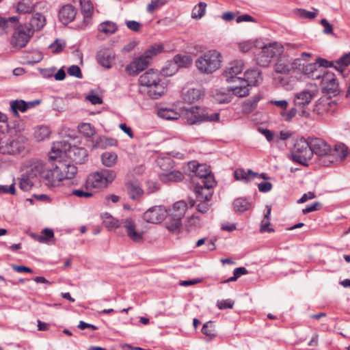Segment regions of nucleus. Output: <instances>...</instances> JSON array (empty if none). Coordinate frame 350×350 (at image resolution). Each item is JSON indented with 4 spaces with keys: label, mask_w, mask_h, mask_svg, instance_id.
Masks as SVG:
<instances>
[{
    "label": "nucleus",
    "mask_w": 350,
    "mask_h": 350,
    "mask_svg": "<svg viewBox=\"0 0 350 350\" xmlns=\"http://www.w3.org/2000/svg\"><path fill=\"white\" fill-rule=\"evenodd\" d=\"M183 117L187 124L193 125L204 122H218L219 113H211L208 109L195 106L185 109Z\"/></svg>",
    "instance_id": "obj_3"
},
{
    "label": "nucleus",
    "mask_w": 350,
    "mask_h": 350,
    "mask_svg": "<svg viewBox=\"0 0 350 350\" xmlns=\"http://www.w3.org/2000/svg\"><path fill=\"white\" fill-rule=\"evenodd\" d=\"M61 143H58L54 146L52 148V151L49 154L51 159L57 160L59 158H62L65 154V151H62L59 149Z\"/></svg>",
    "instance_id": "obj_53"
},
{
    "label": "nucleus",
    "mask_w": 350,
    "mask_h": 350,
    "mask_svg": "<svg viewBox=\"0 0 350 350\" xmlns=\"http://www.w3.org/2000/svg\"><path fill=\"white\" fill-rule=\"evenodd\" d=\"M313 10L314 12L308 11L304 9H298L297 13L299 16L303 18L314 19L317 16L319 10L314 8H313Z\"/></svg>",
    "instance_id": "obj_56"
},
{
    "label": "nucleus",
    "mask_w": 350,
    "mask_h": 350,
    "mask_svg": "<svg viewBox=\"0 0 350 350\" xmlns=\"http://www.w3.org/2000/svg\"><path fill=\"white\" fill-rule=\"evenodd\" d=\"M350 64V52L344 54L335 62L334 68L342 73L344 68Z\"/></svg>",
    "instance_id": "obj_42"
},
{
    "label": "nucleus",
    "mask_w": 350,
    "mask_h": 350,
    "mask_svg": "<svg viewBox=\"0 0 350 350\" xmlns=\"http://www.w3.org/2000/svg\"><path fill=\"white\" fill-rule=\"evenodd\" d=\"M310 139H306L301 138L296 141L294 144V150L292 154L293 160L303 165H308V162L312 156L313 152L310 147Z\"/></svg>",
    "instance_id": "obj_7"
},
{
    "label": "nucleus",
    "mask_w": 350,
    "mask_h": 350,
    "mask_svg": "<svg viewBox=\"0 0 350 350\" xmlns=\"http://www.w3.org/2000/svg\"><path fill=\"white\" fill-rule=\"evenodd\" d=\"M101 217L104 226L109 230L117 228L120 226L119 221L107 213H103Z\"/></svg>",
    "instance_id": "obj_37"
},
{
    "label": "nucleus",
    "mask_w": 350,
    "mask_h": 350,
    "mask_svg": "<svg viewBox=\"0 0 350 350\" xmlns=\"http://www.w3.org/2000/svg\"><path fill=\"white\" fill-rule=\"evenodd\" d=\"M165 3L166 0H151V3L147 5L146 10L148 13L152 14Z\"/></svg>",
    "instance_id": "obj_57"
},
{
    "label": "nucleus",
    "mask_w": 350,
    "mask_h": 350,
    "mask_svg": "<svg viewBox=\"0 0 350 350\" xmlns=\"http://www.w3.org/2000/svg\"><path fill=\"white\" fill-rule=\"evenodd\" d=\"M82 12L85 16H89L92 14L93 6L90 0H80Z\"/></svg>",
    "instance_id": "obj_54"
},
{
    "label": "nucleus",
    "mask_w": 350,
    "mask_h": 350,
    "mask_svg": "<svg viewBox=\"0 0 350 350\" xmlns=\"http://www.w3.org/2000/svg\"><path fill=\"white\" fill-rule=\"evenodd\" d=\"M73 152L75 157L72 158L73 161L77 163H83L85 161L87 157L86 150L84 148H74L70 151Z\"/></svg>",
    "instance_id": "obj_47"
},
{
    "label": "nucleus",
    "mask_w": 350,
    "mask_h": 350,
    "mask_svg": "<svg viewBox=\"0 0 350 350\" xmlns=\"http://www.w3.org/2000/svg\"><path fill=\"white\" fill-rule=\"evenodd\" d=\"M202 332L209 338V340L214 338L216 336V334L215 333L213 322L208 321L204 323L202 328Z\"/></svg>",
    "instance_id": "obj_49"
},
{
    "label": "nucleus",
    "mask_w": 350,
    "mask_h": 350,
    "mask_svg": "<svg viewBox=\"0 0 350 350\" xmlns=\"http://www.w3.org/2000/svg\"><path fill=\"white\" fill-rule=\"evenodd\" d=\"M158 116L167 120H177L179 118L180 115L178 112L172 109L161 108L158 111Z\"/></svg>",
    "instance_id": "obj_38"
},
{
    "label": "nucleus",
    "mask_w": 350,
    "mask_h": 350,
    "mask_svg": "<svg viewBox=\"0 0 350 350\" xmlns=\"http://www.w3.org/2000/svg\"><path fill=\"white\" fill-rule=\"evenodd\" d=\"M98 62L106 68H110L115 59V54L109 49L99 51L96 55Z\"/></svg>",
    "instance_id": "obj_22"
},
{
    "label": "nucleus",
    "mask_w": 350,
    "mask_h": 350,
    "mask_svg": "<svg viewBox=\"0 0 350 350\" xmlns=\"http://www.w3.org/2000/svg\"><path fill=\"white\" fill-rule=\"evenodd\" d=\"M33 36L32 30L27 28V24L19 25L15 28L10 43L14 48L22 49L27 45Z\"/></svg>",
    "instance_id": "obj_9"
},
{
    "label": "nucleus",
    "mask_w": 350,
    "mask_h": 350,
    "mask_svg": "<svg viewBox=\"0 0 350 350\" xmlns=\"http://www.w3.org/2000/svg\"><path fill=\"white\" fill-rule=\"evenodd\" d=\"M301 74L312 79H320L322 77V70H319V65L315 62L304 65Z\"/></svg>",
    "instance_id": "obj_29"
},
{
    "label": "nucleus",
    "mask_w": 350,
    "mask_h": 350,
    "mask_svg": "<svg viewBox=\"0 0 350 350\" xmlns=\"http://www.w3.org/2000/svg\"><path fill=\"white\" fill-rule=\"evenodd\" d=\"M234 304V301L230 299H222L217 302V306L220 310L232 308Z\"/></svg>",
    "instance_id": "obj_60"
},
{
    "label": "nucleus",
    "mask_w": 350,
    "mask_h": 350,
    "mask_svg": "<svg viewBox=\"0 0 350 350\" xmlns=\"http://www.w3.org/2000/svg\"><path fill=\"white\" fill-rule=\"evenodd\" d=\"M173 59L178 67H188L192 63L191 58L186 55H176Z\"/></svg>",
    "instance_id": "obj_43"
},
{
    "label": "nucleus",
    "mask_w": 350,
    "mask_h": 350,
    "mask_svg": "<svg viewBox=\"0 0 350 350\" xmlns=\"http://www.w3.org/2000/svg\"><path fill=\"white\" fill-rule=\"evenodd\" d=\"M116 176L114 170L103 169L99 172L91 174L88 176L85 187L86 189L90 188L100 189L107 187L112 183Z\"/></svg>",
    "instance_id": "obj_4"
},
{
    "label": "nucleus",
    "mask_w": 350,
    "mask_h": 350,
    "mask_svg": "<svg viewBox=\"0 0 350 350\" xmlns=\"http://www.w3.org/2000/svg\"><path fill=\"white\" fill-rule=\"evenodd\" d=\"M71 194L80 198H88L93 196L92 193L89 191V189H86L85 186L81 189H72Z\"/></svg>",
    "instance_id": "obj_52"
},
{
    "label": "nucleus",
    "mask_w": 350,
    "mask_h": 350,
    "mask_svg": "<svg viewBox=\"0 0 350 350\" xmlns=\"http://www.w3.org/2000/svg\"><path fill=\"white\" fill-rule=\"evenodd\" d=\"M323 92L329 95H336L339 93V85L335 75L332 72L324 73L321 78Z\"/></svg>",
    "instance_id": "obj_15"
},
{
    "label": "nucleus",
    "mask_w": 350,
    "mask_h": 350,
    "mask_svg": "<svg viewBox=\"0 0 350 350\" xmlns=\"http://www.w3.org/2000/svg\"><path fill=\"white\" fill-rule=\"evenodd\" d=\"M188 165L195 176L201 179V181L194 187L197 198L200 200L204 198L211 200L213 196L212 189L216 185V181L209 168L206 164H199L196 161L189 162Z\"/></svg>",
    "instance_id": "obj_1"
},
{
    "label": "nucleus",
    "mask_w": 350,
    "mask_h": 350,
    "mask_svg": "<svg viewBox=\"0 0 350 350\" xmlns=\"http://www.w3.org/2000/svg\"><path fill=\"white\" fill-rule=\"evenodd\" d=\"M213 98L218 103H228L231 101L232 95L229 92L216 90L213 92Z\"/></svg>",
    "instance_id": "obj_34"
},
{
    "label": "nucleus",
    "mask_w": 350,
    "mask_h": 350,
    "mask_svg": "<svg viewBox=\"0 0 350 350\" xmlns=\"http://www.w3.org/2000/svg\"><path fill=\"white\" fill-rule=\"evenodd\" d=\"M76 8L71 4L62 6L58 14L59 21L64 25L72 22L77 15Z\"/></svg>",
    "instance_id": "obj_20"
},
{
    "label": "nucleus",
    "mask_w": 350,
    "mask_h": 350,
    "mask_svg": "<svg viewBox=\"0 0 350 350\" xmlns=\"http://www.w3.org/2000/svg\"><path fill=\"white\" fill-rule=\"evenodd\" d=\"M25 148V144L21 138L0 140V152L2 154H16L22 152Z\"/></svg>",
    "instance_id": "obj_11"
},
{
    "label": "nucleus",
    "mask_w": 350,
    "mask_h": 350,
    "mask_svg": "<svg viewBox=\"0 0 350 350\" xmlns=\"http://www.w3.org/2000/svg\"><path fill=\"white\" fill-rule=\"evenodd\" d=\"M237 85L230 86L228 88V92H232L233 94L239 97H245L249 94V85L243 80V78H237Z\"/></svg>",
    "instance_id": "obj_24"
},
{
    "label": "nucleus",
    "mask_w": 350,
    "mask_h": 350,
    "mask_svg": "<svg viewBox=\"0 0 350 350\" xmlns=\"http://www.w3.org/2000/svg\"><path fill=\"white\" fill-rule=\"evenodd\" d=\"M54 237V232L52 229L44 228L41 234L36 237V239L40 243H47L51 241Z\"/></svg>",
    "instance_id": "obj_44"
},
{
    "label": "nucleus",
    "mask_w": 350,
    "mask_h": 350,
    "mask_svg": "<svg viewBox=\"0 0 350 350\" xmlns=\"http://www.w3.org/2000/svg\"><path fill=\"white\" fill-rule=\"evenodd\" d=\"M101 160L105 166L110 167L116 163L118 155L115 152H105L102 154Z\"/></svg>",
    "instance_id": "obj_39"
},
{
    "label": "nucleus",
    "mask_w": 350,
    "mask_h": 350,
    "mask_svg": "<svg viewBox=\"0 0 350 350\" xmlns=\"http://www.w3.org/2000/svg\"><path fill=\"white\" fill-rule=\"evenodd\" d=\"M68 74L70 76L75 77L79 79L83 77L80 68L77 65H72L68 68Z\"/></svg>",
    "instance_id": "obj_62"
},
{
    "label": "nucleus",
    "mask_w": 350,
    "mask_h": 350,
    "mask_svg": "<svg viewBox=\"0 0 350 350\" xmlns=\"http://www.w3.org/2000/svg\"><path fill=\"white\" fill-rule=\"evenodd\" d=\"M254 46V43L251 40H245L239 43V51L246 53L250 51Z\"/></svg>",
    "instance_id": "obj_63"
},
{
    "label": "nucleus",
    "mask_w": 350,
    "mask_h": 350,
    "mask_svg": "<svg viewBox=\"0 0 350 350\" xmlns=\"http://www.w3.org/2000/svg\"><path fill=\"white\" fill-rule=\"evenodd\" d=\"M196 199L200 202V203L197 205L198 211L202 213H206L209 209V204H208L209 200H206L204 198L200 200L197 197Z\"/></svg>",
    "instance_id": "obj_61"
},
{
    "label": "nucleus",
    "mask_w": 350,
    "mask_h": 350,
    "mask_svg": "<svg viewBox=\"0 0 350 350\" xmlns=\"http://www.w3.org/2000/svg\"><path fill=\"white\" fill-rule=\"evenodd\" d=\"M258 173L253 172L252 170L245 171L243 168H238L234 172V177L236 180L242 181L247 183L252 179L258 177Z\"/></svg>",
    "instance_id": "obj_28"
},
{
    "label": "nucleus",
    "mask_w": 350,
    "mask_h": 350,
    "mask_svg": "<svg viewBox=\"0 0 350 350\" xmlns=\"http://www.w3.org/2000/svg\"><path fill=\"white\" fill-rule=\"evenodd\" d=\"M129 238L135 243H140L144 241V232L138 231L134 221L131 218H127L122 221Z\"/></svg>",
    "instance_id": "obj_17"
},
{
    "label": "nucleus",
    "mask_w": 350,
    "mask_h": 350,
    "mask_svg": "<svg viewBox=\"0 0 350 350\" xmlns=\"http://www.w3.org/2000/svg\"><path fill=\"white\" fill-rule=\"evenodd\" d=\"M151 59L150 56L144 53L135 59L130 64L126 66V71L131 76H135L141 71L146 69L150 64Z\"/></svg>",
    "instance_id": "obj_14"
},
{
    "label": "nucleus",
    "mask_w": 350,
    "mask_h": 350,
    "mask_svg": "<svg viewBox=\"0 0 350 350\" xmlns=\"http://www.w3.org/2000/svg\"><path fill=\"white\" fill-rule=\"evenodd\" d=\"M183 178V174L179 171H171L169 172L163 173L161 175V180L163 182H179L181 181Z\"/></svg>",
    "instance_id": "obj_35"
},
{
    "label": "nucleus",
    "mask_w": 350,
    "mask_h": 350,
    "mask_svg": "<svg viewBox=\"0 0 350 350\" xmlns=\"http://www.w3.org/2000/svg\"><path fill=\"white\" fill-rule=\"evenodd\" d=\"M202 96V92L199 89L191 88L189 89L184 95V100L185 102L192 103L198 101Z\"/></svg>",
    "instance_id": "obj_36"
},
{
    "label": "nucleus",
    "mask_w": 350,
    "mask_h": 350,
    "mask_svg": "<svg viewBox=\"0 0 350 350\" xmlns=\"http://www.w3.org/2000/svg\"><path fill=\"white\" fill-rule=\"evenodd\" d=\"M248 271L245 267H238L234 270V275L228 280L222 282L223 283L236 281L241 275L247 274Z\"/></svg>",
    "instance_id": "obj_55"
},
{
    "label": "nucleus",
    "mask_w": 350,
    "mask_h": 350,
    "mask_svg": "<svg viewBox=\"0 0 350 350\" xmlns=\"http://www.w3.org/2000/svg\"><path fill=\"white\" fill-rule=\"evenodd\" d=\"M57 165L60 175H62V180L64 179H72L77 172V167L74 165L62 162L61 161H59Z\"/></svg>",
    "instance_id": "obj_23"
},
{
    "label": "nucleus",
    "mask_w": 350,
    "mask_h": 350,
    "mask_svg": "<svg viewBox=\"0 0 350 350\" xmlns=\"http://www.w3.org/2000/svg\"><path fill=\"white\" fill-rule=\"evenodd\" d=\"M98 30L105 34L111 35L116 32L118 26L115 23L107 21L99 25Z\"/></svg>",
    "instance_id": "obj_40"
},
{
    "label": "nucleus",
    "mask_w": 350,
    "mask_h": 350,
    "mask_svg": "<svg viewBox=\"0 0 350 350\" xmlns=\"http://www.w3.org/2000/svg\"><path fill=\"white\" fill-rule=\"evenodd\" d=\"M66 46V42L64 41L59 40L58 39L52 43L49 48L52 49V51L55 53H58L63 51Z\"/></svg>",
    "instance_id": "obj_58"
},
{
    "label": "nucleus",
    "mask_w": 350,
    "mask_h": 350,
    "mask_svg": "<svg viewBox=\"0 0 350 350\" xmlns=\"http://www.w3.org/2000/svg\"><path fill=\"white\" fill-rule=\"evenodd\" d=\"M187 204L185 202L181 200L175 202L172 208L167 212V221L166 222V228L170 231H175L182 226V219L187 211Z\"/></svg>",
    "instance_id": "obj_6"
},
{
    "label": "nucleus",
    "mask_w": 350,
    "mask_h": 350,
    "mask_svg": "<svg viewBox=\"0 0 350 350\" xmlns=\"http://www.w3.org/2000/svg\"><path fill=\"white\" fill-rule=\"evenodd\" d=\"M282 53V44L277 42L269 43L262 47L261 51L256 55V63L260 66L267 67L274 57L281 55Z\"/></svg>",
    "instance_id": "obj_8"
},
{
    "label": "nucleus",
    "mask_w": 350,
    "mask_h": 350,
    "mask_svg": "<svg viewBox=\"0 0 350 350\" xmlns=\"http://www.w3.org/2000/svg\"><path fill=\"white\" fill-rule=\"evenodd\" d=\"M78 129L80 133L86 137H90L95 134V129L90 123H81Z\"/></svg>",
    "instance_id": "obj_48"
},
{
    "label": "nucleus",
    "mask_w": 350,
    "mask_h": 350,
    "mask_svg": "<svg viewBox=\"0 0 350 350\" xmlns=\"http://www.w3.org/2000/svg\"><path fill=\"white\" fill-rule=\"evenodd\" d=\"M220 54L216 51H209L196 61V66L202 73H212L220 66Z\"/></svg>",
    "instance_id": "obj_5"
},
{
    "label": "nucleus",
    "mask_w": 350,
    "mask_h": 350,
    "mask_svg": "<svg viewBox=\"0 0 350 350\" xmlns=\"http://www.w3.org/2000/svg\"><path fill=\"white\" fill-rule=\"evenodd\" d=\"M163 50V46L160 44H155L150 46L146 51H145L144 54L150 56V59L152 60V58L157 55L159 53H161Z\"/></svg>",
    "instance_id": "obj_59"
},
{
    "label": "nucleus",
    "mask_w": 350,
    "mask_h": 350,
    "mask_svg": "<svg viewBox=\"0 0 350 350\" xmlns=\"http://www.w3.org/2000/svg\"><path fill=\"white\" fill-rule=\"evenodd\" d=\"M167 211L162 206H155L148 209L143 215L144 219L151 224H160L167 217Z\"/></svg>",
    "instance_id": "obj_13"
},
{
    "label": "nucleus",
    "mask_w": 350,
    "mask_h": 350,
    "mask_svg": "<svg viewBox=\"0 0 350 350\" xmlns=\"http://www.w3.org/2000/svg\"><path fill=\"white\" fill-rule=\"evenodd\" d=\"M314 93L308 90H304L300 92L295 94L294 105L299 108H304L308 105L313 99Z\"/></svg>",
    "instance_id": "obj_21"
},
{
    "label": "nucleus",
    "mask_w": 350,
    "mask_h": 350,
    "mask_svg": "<svg viewBox=\"0 0 350 350\" xmlns=\"http://www.w3.org/2000/svg\"><path fill=\"white\" fill-rule=\"evenodd\" d=\"M44 167L45 165L42 161L30 159L23 163L21 171L35 180L41 181V178L44 172Z\"/></svg>",
    "instance_id": "obj_10"
},
{
    "label": "nucleus",
    "mask_w": 350,
    "mask_h": 350,
    "mask_svg": "<svg viewBox=\"0 0 350 350\" xmlns=\"http://www.w3.org/2000/svg\"><path fill=\"white\" fill-rule=\"evenodd\" d=\"M42 180L48 186L55 187L58 185L59 182L62 180V175H60L57 164L51 170H46L44 167V172L41 178Z\"/></svg>",
    "instance_id": "obj_19"
},
{
    "label": "nucleus",
    "mask_w": 350,
    "mask_h": 350,
    "mask_svg": "<svg viewBox=\"0 0 350 350\" xmlns=\"http://www.w3.org/2000/svg\"><path fill=\"white\" fill-rule=\"evenodd\" d=\"M304 65L305 64L302 63L301 58H295L291 61V72H297L301 74L304 68Z\"/></svg>",
    "instance_id": "obj_51"
},
{
    "label": "nucleus",
    "mask_w": 350,
    "mask_h": 350,
    "mask_svg": "<svg viewBox=\"0 0 350 350\" xmlns=\"http://www.w3.org/2000/svg\"><path fill=\"white\" fill-rule=\"evenodd\" d=\"M243 69V63L241 60L230 62L223 73V77L228 82H237L238 77Z\"/></svg>",
    "instance_id": "obj_16"
},
{
    "label": "nucleus",
    "mask_w": 350,
    "mask_h": 350,
    "mask_svg": "<svg viewBox=\"0 0 350 350\" xmlns=\"http://www.w3.org/2000/svg\"><path fill=\"white\" fill-rule=\"evenodd\" d=\"M243 80L250 86H256L262 81L261 72L258 69L248 70L244 73Z\"/></svg>",
    "instance_id": "obj_27"
},
{
    "label": "nucleus",
    "mask_w": 350,
    "mask_h": 350,
    "mask_svg": "<svg viewBox=\"0 0 350 350\" xmlns=\"http://www.w3.org/2000/svg\"><path fill=\"white\" fill-rule=\"evenodd\" d=\"M125 186L127 193L132 200H138L142 196L144 191L138 181L129 180L126 183Z\"/></svg>",
    "instance_id": "obj_25"
},
{
    "label": "nucleus",
    "mask_w": 350,
    "mask_h": 350,
    "mask_svg": "<svg viewBox=\"0 0 350 350\" xmlns=\"http://www.w3.org/2000/svg\"><path fill=\"white\" fill-rule=\"evenodd\" d=\"M18 17L0 18V33H7L10 29L17 27Z\"/></svg>",
    "instance_id": "obj_31"
},
{
    "label": "nucleus",
    "mask_w": 350,
    "mask_h": 350,
    "mask_svg": "<svg viewBox=\"0 0 350 350\" xmlns=\"http://www.w3.org/2000/svg\"><path fill=\"white\" fill-rule=\"evenodd\" d=\"M274 64V71L277 73L289 75L291 72V60L286 55H280Z\"/></svg>",
    "instance_id": "obj_26"
},
{
    "label": "nucleus",
    "mask_w": 350,
    "mask_h": 350,
    "mask_svg": "<svg viewBox=\"0 0 350 350\" xmlns=\"http://www.w3.org/2000/svg\"><path fill=\"white\" fill-rule=\"evenodd\" d=\"M45 17L40 13L35 14L31 18L30 22L27 24V28L32 30V33L40 30L45 25Z\"/></svg>",
    "instance_id": "obj_30"
},
{
    "label": "nucleus",
    "mask_w": 350,
    "mask_h": 350,
    "mask_svg": "<svg viewBox=\"0 0 350 350\" xmlns=\"http://www.w3.org/2000/svg\"><path fill=\"white\" fill-rule=\"evenodd\" d=\"M252 203L246 198H239L234 200L233 202L234 210L237 213H243L250 209Z\"/></svg>",
    "instance_id": "obj_33"
},
{
    "label": "nucleus",
    "mask_w": 350,
    "mask_h": 350,
    "mask_svg": "<svg viewBox=\"0 0 350 350\" xmlns=\"http://www.w3.org/2000/svg\"><path fill=\"white\" fill-rule=\"evenodd\" d=\"M310 147L313 154H315L321 158L320 162L321 164L322 161H328L331 147L323 139L320 138H311Z\"/></svg>",
    "instance_id": "obj_12"
},
{
    "label": "nucleus",
    "mask_w": 350,
    "mask_h": 350,
    "mask_svg": "<svg viewBox=\"0 0 350 350\" xmlns=\"http://www.w3.org/2000/svg\"><path fill=\"white\" fill-rule=\"evenodd\" d=\"M21 172V176L19 178L18 183L19 187L23 191H28L32 187L36 180L29 177L28 176H26V174L23 173V172Z\"/></svg>",
    "instance_id": "obj_41"
},
{
    "label": "nucleus",
    "mask_w": 350,
    "mask_h": 350,
    "mask_svg": "<svg viewBox=\"0 0 350 350\" xmlns=\"http://www.w3.org/2000/svg\"><path fill=\"white\" fill-rule=\"evenodd\" d=\"M11 110L14 115H18V111L25 112L27 110L26 102L23 100H16L10 103Z\"/></svg>",
    "instance_id": "obj_45"
},
{
    "label": "nucleus",
    "mask_w": 350,
    "mask_h": 350,
    "mask_svg": "<svg viewBox=\"0 0 350 350\" xmlns=\"http://www.w3.org/2000/svg\"><path fill=\"white\" fill-rule=\"evenodd\" d=\"M348 154V148L344 144L336 145L334 148H331L328 161H322V165L329 166V164L341 161Z\"/></svg>",
    "instance_id": "obj_18"
},
{
    "label": "nucleus",
    "mask_w": 350,
    "mask_h": 350,
    "mask_svg": "<svg viewBox=\"0 0 350 350\" xmlns=\"http://www.w3.org/2000/svg\"><path fill=\"white\" fill-rule=\"evenodd\" d=\"M126 27L131 31L135 32L139 31L142 24L135 21H126Z\"/></svg>",
    "instance_id": "obj_64"
},
{
    "label": "nucleus",
    "mask_w": 350,
    "mask_h": 350,
    "mask_svg": "<svg viewBox=\"0 0 350 350\" xmlns=\"http://www.w3.org/2000/svg\"><path fill=\"white\" fill-rule=\"evenodd\" d=\"M206 3L200 2L196 5L191 12V17L196 19L201 18L205 14Z\"/></svg>",
    "instance_id": "obj_46"
},
{
    "label": "nucleus",
    "mask_w": 350,
    "mask_h": 350,
    "mask_svg": "<svg viewBox=\"0 0 350 350\" xmlns=\"http://www.w3.org/2000/svg\"><path fill=\"white\" fill-rule=\"evenodd\" d=\"M35 3L32 0H21L16 6V11L20 14H29L34 11Z\"/></svg>",
    "instance_id": "obj_32"
},
{
    "label": "nucleus",
    "mask_w": 350,
    "mask_h": 350,
    "mask_svg": "<svg viewBox=\"0 0 350 350\" xmlns=\"http://www.w3.org/2000/svg\"><path fill=\"white\" fill-rule=\"evenodd\" d=\"M139 83L148 88L147 94L152 99H158L167 92V87L160 78L157 71L150 69L139 78Z\"/></svg>",
    "instance_id": "obj_2"
},
{
    "label": "nucleus",
    "mask_w": 350,
    "mask_h": 350,
    "mask_svg": "<svg viewBox=\"0 0 350 350\" xmlns=\"http://www.w3.org/2000/svg\"><path fill=\"white\" fill-rule=\"evenodd\" d=\"M51 133L50 129L47 126H40L38 128L35 133L34 136L38 141H42L47 138Z\"/></svg>",
    "instance_id": "obj_50"
}]
</instances>
